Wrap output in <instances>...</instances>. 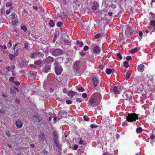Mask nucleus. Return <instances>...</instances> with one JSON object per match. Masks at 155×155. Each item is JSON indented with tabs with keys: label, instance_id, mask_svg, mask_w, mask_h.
<instances>
[{
	"label": "nucleus",
	"instance_id": "obj_13",
	"mask_svg": "<svg viewBox=\"0 0 155 155\" xmlns=\"http://www.w3.org/2000/svg\"><path fill=\"white\" fill-rule=\"evenodd\" d=\"M144 68V65L143 64H140L138 66L137 70L139 72H142L143 71Z\"/></svg>",
	"mask_w": 155,
	"mask_h": 155
},
{
	"label": "nucleus",
	"instance_id": "obj_45",
	"mask_svg": "<svg viewBox=\"0 0 155 155\" xmlns=\"http://www.w3.org/2000/svg\"><path fill=\"white\" fill-rule=\"evenodd\" d=\"M66 103L68 104H71L72 103V101L70 100H68L66 101Z\"/></svg>",
	"mask_w": 155,
	"mask_h": 155
},
{
	"label": "nucleus",
	"instance_id": "obj_9",
	"mask_svg": "<svg viewBox=\"0 0 155 155\" xmlns=\"http://www.w3.org/2000/svg\"><path fill=\"white\" fill-rule=\"evenodd\" d=\"M15 124L17 127L18 128H20L22 127V121L19 120H17L16 121Z\"/></svg>",
	"mask_w": 155,
	"mask_h": 155
},
{
	"label": "nucleus",
	"instance_id": "obj_32",
	"mask_svg": "<svg viewBox=\"0 0 155 155\" xmlns=\"http://www.w3.org/2000/svg\"><path fill=\"white\" fill-rule=\"evenodd\" d=\"M15 15L14 13H12L10 15V18L11 19H13L15 18Z\"/></svg>",
	"mask_w": 155,
	"mask_h": 155
},
{
	"label": "nucleus",
	"instance_id": "obj_48",
	"mask_svg": "<svg viewBox=\"0 0 155 155\" xmlns=\"http://www.w3.org/2000/svg\"><path fill=\"white\" fill-rule=\"evenodd\" d=\"M17 45H18L17 44H15V46H14V48H13L11 50V52H14V51H15V48Z\"/></svg>",
	"mask_w": 155,
	"mask_h": 155
},
{
	"label": "nucleus",
	"instance_id": "obj_23",
	"mask_svg": "<svg viewBox=\"0 0 155 155\" xmlns=\"http://www.w3.org/2000/svg\"><path fill=\"white\" fill-rule=\"evenodd\" d=\"M49 25L51 27H53L55 25V24L53 20L51 19L50 20L49 22Z\"/></svg>",
	"mask_w": 155,
	"mask_h": 155
},
{
	"label": "nucleus",
	"instance_id": "obj_60",
	"mask_svg": "<svg viewBox=\"0 0 155 155\" xmlns=\"http://www.w3.org/2000/svg\"><path fill=\"white\" fill-rule=\"evenodd\" d=\"M14 83L17 85H18L20 84V83L18 81H15Z\"/></svg>",
	"mask_w": 155,
	"mask_h": 155
},
{
	"label": "nucleus",
	"instance_id": "obj_12",
	"mask_svg": "<svg viewBox=\"0 0 155 155\" xmlns=\"http://www.w3.org/2000/svg\"><path fill=\"white\" fill-rule=\"evenodd\" d=\"M38 137L39 138L40 140L42 142L45 140V135L42 133L38 135Z\"/></svg>",
	"mask_w": 155,
	"mask_h": 155
},
{
	"label": "nucleus",
	"instance_id": "obj_55",
	"mask_svg": "<svg viewBox=\"0 0 155 155\" xmlns=\"http://www.w3.org/2000/svg\"><path fill=\"white\" fill-rule=\"evenodd\" d=\"M104 67V65H101L99 68L101 70H103Z\"/></svg>",
	"mask_w": 155,
	"mask_h": 155
},
{
	"label": "nucleus",
	"instance_id": "obj_27",
	"mask_svg": "<svg viewBox=\"0 0 155 155\" xmlns=\"http://www.w3.org/2000/svg\"><path fill=\"white\" fill-rule=\"evenodd\" d=\"M142 130V129L141 127H139L137 128L136 131L138 133H140Z\"/></svg>",
	"mask_w": 155,
	"mask_h": 155
},
{
	"label": "nucleus",
	"instance_id": "obj_44",
	"mask_svg": "<svg viewBox=\"0 0 155 155\" xmlns=\"http://www.w3.org/2000/svg\"><path fill=\"white\" fill-rule=\"evenodd\" d=\"M54 141L55 143V144L56 145V146H57V147H58L59 143L58 141V140H55Z\"/></svg>",
	"mask_w": 155,
	"mask_h": 155
},
{
	"label": "nucleus",
	"instance_id": "obj_18",
	"mask_svg": "<svg viewBox=\"0 0 155 155\" xmlns=\"http://www.w3.org/2000/svg\"><path fill=\"white\" fill-rule=\"evenodd\" d=\"M76 94V93L72 91H70L68 92V95L69 97H72L73 96H75Z\"/></svg>",
	"mask_w": 155,
	"mask_h": 155
},
{
	"label": "nucleus",
	"instance_id": "obj_61",
	"mask_svg": "<svg viewBox=\"0 0 155 155\" xmlns=\"http://www.w3.org/2000/svg\"><path fill=\"white\" fill-rule=\"evenodd\" d=\"M80 45V47H82L83 46V42L82 41H81L80 42V44H79Z\"/></svg>",
	"mask_w": 155,
	"mask_h": 155
},
{
	"label": "nucleus",
	"instance_id": "obj_25",
	"mask_svg": "<svg viewBox=\"0 0 155 155\" xmlns=\"http://www.w3.org/2000/svg\"><path fill=\"white\" fill-rule=\"evenodd\" d=\"M6 6L7 7H10V8H12V2H9L8 3H7L6 5Z\"/></svg>",
	"mask_w": 155,
	"mask_h": 155
},
{
	"label": "nucleus",
	"instance_id": "obj_15",
	"mask_svg": "<svg viewBox=\"0 0 155 155\" xmlns=\"http://www.w3.org/2000/svg\"><path fill=\"white\" fill-rule=\"evenodd\" d=\"M51 67L49 65H45L43 69V71L45 73L48 72L50 69Z\"/></svg>",
	"mask_w": 155,
	"mask_h": 155
},
{
	"label": "nucleus",
	"instance_id": "obj_34",
	"mask_svg": "<svg viewBox=\"0 0 155 155\" xmlns=\"http://www.w3.org/2000/svg\"><path fill=\"white\" fill-rule=\"evenodd\" d=\"M137 51V49L136 48L132 49L130 51L131 53H135Z\"/></svg>",
	"mask_w": 155,
	"mask_h": 155
},
{
	"label": "nucleus",
	"instance_id": "obj_49",
	"mask_svg": "<svg viewBox=\"0 0 155 155\" xmlns=\"http://www.w3.org/2000/svg\"><path fill=\"white\" fill-rule=\"evenodd\" d=\"M89 48L87 46H85L84 47V49L85 51H87L88 49Z\"/></svg>",
	"mask_w": 155,
	"mask_h": 155
},
{
	"label": "nucleus",
	"instance_id": "obj_36",
	"mask_svg": "<svg viewBox=\"0 0 155 155\" xmlns=\"http://www.w3.org/2000/svg\"><path fill=\"white\" fill-rule=\"evenodd\" d=\"M90 127L91 128H94L97 127L98 126L96 125L92 124L90 125Z\"/></svg>",
	"mask_w": 155,
	"mask_h": 155
},
{
	"label": "nucleus",
	"instance_id": "obj_20",
	"mask_svg": "<svg viewBox=\"0 0 155 155\" xmlns=\"http://www.w3.org/2000/svg\"><path fill=\"white\" fill-rule=\"evenodd\" d=\"M29 44L28 42H25L24 44V48L26 50H28L30 48L29 47Z\"/></svg>",
	"mask_w": 155,
	"mask_h": 155
},
{
	"label": "nucleus",
	"instance_id": "obj_54",
	"mask_svg": "<svg viewBox=\"0 0 155 155\" xmlns=\"http://www.w3.org/2000/svg\"><path fill=\"white\" fill-rule=\"evenodd\" d=\"M76 101L79 102H80L82 101L81 98H78L76 99Z\"/></svg>",
	"mask_w": 155,
	"mask_h": 155
},
{
	"label": "nucleus",
	"instance_id": "obj_24",
	"mask_svg": "<svg viewBox=\"0 0 155 155\" xmlns=\"http://www.w3.org/2000/svg\"><path fill=\"white\" fill-rule=\"evenodd\" d=\"M93 51L94 53H99L100 51L98 47L95 46L94 48Z\"/></svg>",
	"mask_w": 155,
	"mask_h": 155
},
{
	"label": "nucleus",
	"instance_id": "obj_52",
	"mask_svg": "<svg viewBox=\"0 0 155 155\" xmlns=\"http://www.w3.org/2000/svg\"><path fill=\"white\" fill-rule=\"evenodd\" d=\"M82 96L84 98H86L87 97V94L86 93H84L82 94Z\"/></svg>",
	"mask_w": 155,
	"mask_h": 155
},
{
	"label": "nucleus",
	"instance_id": "obj_21",
	"mask_svg": "<svg viewBox=\"0 0 155 155\" xmlns=\"http://www.w3.org/2000/svg\"><path fill=\"white\" fill-rule=\"evenodd\" d=\"M131 72L130 71H128L127 72L126 75V80H127L130 78L131 75Z\"/></svg>",
	"mask_w": 155,
	"mask_h": 155
},
{
	"label": "nucleus",
	"instance_id": "obj_64",
	"mask_svg": "<svg viewBox=\"0 0 155 155\" xmlns=\"http://www.w3.org/2000/svg\"><path fill=\"white\" fill-rule=\"evenodd\" d=\"M43 154L44 155H46L47 154V152L46 151H44L43 152Z\"/></svg>",
	"mask_w": 155,
	"mask_h": 155
},
{
	"label": "nucleus",
	"instance_id": "obj_14",
	"mask_svg": "<svg viewBox=\"0 0 155 155\" xmlns=\"http://www.w3.org/2000/svg\"><path fill=\"white\" fill-rule=\"evenodd\" d=\"M45 61L48 62H52L54 61V58L51 56H49L46 58Z\"/></svg>",
	"mask_w": 155,
	"mask_h": 155
},
{
	"label": "nucleus",
	"instance_id": "obj_43",
	"mask_svg": "<svg viewBox=\"0 0 155 155\" xmlns=\"http://www.w3.org/2000/svg\"><path fill=\"white\" fill-rule=\"evenodd\" d=\"M101 35L100 34H96L95 36V38H98L101 37Z\"/></svg>",
	"mask_w": 155,
	"mask_h": 155
},
{
	"label": "nucleus",
	"instance_id": "obj_51",
	"mask_svg": "<svg viewBox=\"0 0 155 155\" xmlns=\"http://www.w3.org/2000/svg\"><path fill=\"white\" fill-rule=\"evenodd\" d=\"M78 146L76 144L74 145L73 147V149L74 150H76L78 149Z\"/></svg>",
	"mask_w": 155,
	"mask_h": 155
},
{
	"label": "nucleus",
	"instance_id": "obj_17",
	"mask_svg": "<svg viewBox=\"0 0 155 155\" xmlns=\"http://www.w3.org/2000/svg\"><path fill=\"white\" fill-rule=\"evenodd\" d=\"M150 24L153 27L152 31L154 32L155 31V21H151L150 23Z\"/></svg>",
	"mask_w": 155,
	"mask_h": 155
},
{
	"label": "nucleus",
	"instance_id": "obj_26",
	"mask_svg": "<svg viewBox=\"0 0 155 155\" xmlns=\"http://www.w3.org/2000/svg\"><path fill=\"white\" fill-rule=\"evenodd\" d=\"M112 71V70L111 69L107 68L106 70V73L108 74H110Z\"/></svg>",
	"mask_w": 155,
	"mask_h": 155
},
{
	"label": "nucleus",
	"instance_id": "obj_63",
	"mask_svg": "<svg viewBox=\"0 0 155 155\" xmlns=\"http://www.w3.org/2000/svg\"><path fill=\"white\" fill-rule=\"evenodd\" d=\"M139 35L140 36H141L143 35V33L141 31H140L139 33Z\"/></svg>",
	"mask_w": 155,
	"mask_h": 155
},
{
	"label": "nucleus",
	"instance_id": "obj_22",
	"mask_svg": "<svg viewBox=\"0 0 155 155\" xmlns=\"http://www.w3.org/2000/svg\"><path fill=\"white\" fill-rule=\"evenodd\" d=\"M59 35V33L58 32H56L55 34V36L53 40V42H54Z\"/></svg>",
	"mask_w": 155,
	"mask_h": 155
},
{
	"label": "nucleus",
	"instance_id": "obj_57",
	"mask_svg": "<svg viewBox=\"0 0 155 155\" xmlns=\"http://www.w3.org/2000/svg\"><path fill=\"white\" fill-rule=\"evenodd\" d=\"M83 143V140L81 139H80V140L78 143L79 144H82Z\"/></svg>",
	"mask_w": 155,
	"mask_h": 155
},
{
	"label": "nucleus",
	"instance_id": "obj_10",
	"mask_svg": "<svg viewBox=\"0 0 155 155\" xmlns=\"http://www.w3.org/2000/svg\"><path fill=\"white\" fill-rule=\"evenodd\" d=\"M80 62L79 61H76L74 64V68L77 71H78L80 70L79 66Z\"/></svg>",
	"mask_w": 155,
	"mask_h": 155
},
{
	"label": "nucleus",
	"instance_id": "obj_7",
	"mask_svg": "<svg viewBox=\"0 0 155 155\" xmlns=\"http://www.w3.org/2000/svg\"><path fill=\"white\" fill-rule=\"evenodd\" d=\"M122 88V87H121L115 86L114 87L113 91L115 94H119Z\"/></svg>",
	"mask_w": 155,
	"mask_h": 155
},
{
	"label": "nucleus",
	"instance_id": "obj_4",
	"mask_svg": "<svg viewBox=\"0 0 155 155\" xmlns=\"http://www.w3.org/2000/svg\"><path fill=\"white\" fill-rule=\"evenodd\" d=\"M5 43L3 44L2 43V41L0 42V47L1 49L3 48V47L5 49H6L7 48H10L12 46V44L11 43V41H9V42L8 43L7 45V47L6 45L5 44Z\"/></svg>",
	"mask_w": 155,
	"mask_h": 155
},
{
	"label": "nucleus",
	"instance_id": "obj_53",
	"mask_svg": "<svg viewBox=\"0 0 155 155\" xmlns=\"http://www.w3.org/2000/svg\"><path fill=\"white\" fill-rule=\"evenodd\" d=\"M6 68L7 70H8L9 71H11V68L10 66H8L6 67Z\"/></svg>",
	"mask_w": 155,
	"mask_h": 155
},
{
	"label": "nucleus",
	"instance_id": "obj_1",
	"mask_svg": "<svg viewBox=\"0 0 155 155\" xmlns=\"http://www.w3.org/2000/svg\"><path fill=\"white\" fill-rule=\"evenodd\" d=\"M101 101V96L99 94L97 96H92L89 99V102L92 106H95L98 104Z\"/></svg>",
	"mask_w": 155,
	"mask_h": 155
},
{
	"label": "nucleus",
	"instance_id": "obj_59",
	"mask_svg": "<svg viewBox=\"0 0 155 155\" xmlns=\"http://www.w3.org/2000/svg\"><path fill=\"white\" fill-rule=\"evenodd\" d=\"M136 87L137 88V89H139V90L140 91H143V89H142V88H141V87L140 88H138V87H140L138 85H137V86H136Z\"/></svg>",
	"mask_w": 155,
	"mask_h": 155
},
{
	"label": "nucleus",
	"instance_id": "obj_19",
	"mask_svg": "<svg viewBox=\"0 0 155 155\" xmlns=\"http://www.w3.org/2000/svg\"><path fill=\"white\" fill-rule=\"evenodd\" d=\"M53 134L54 136V137L53 138V140L54 141L55 140H58V137L57 134L56 132L55 131H54L53 132Z\"/></svg>",
	"mask_w": 155,
	"mask_h": 155
},
{
	"label": "nucleus",
	"instance_id": "obj_40",
	"mask_svg": "<svg viewBox=\"0 0 155 155\" xmlns=\"http://www.w3.org/2000/svg\"><path fill=\"white\" fill-rule=\"evenodd\" d=\"M62 23L60 21L58 22L57 24V26L58 27H60L61 26Z\"/></svg>",
	"mask_w": 155,
	"mask_h": 155
},
{
	"label": "nucleus",
	"instance_id": "obj_5",
	"mask_svg": "<svg viewBox=\"0 0 155 155\" xmlns=\"http://www.w3.org/2000/svg\"><path fill=\"white\" fill-rule=\"evenodd\" d=\"M63 54V51L62 50L60 49H56L54 50L52 54L54 55H60Z\"/></svg>",
	"mask_w": 155,
	"mask_h": 155
},
{
	"label": "nucleus",
	"instance_id": "obj_8",
	"mask_svg": "<svg viewBox=\"0 0 155 155\" xmlns=\"http://www.w3.org/2000/svg\"><path fill=\"white\" fill-rule=\"evenodd\" d=\"M130 27L128 26L126 28L125 31V33L127 36L129 35L130 34L131 36H132L133 34V32L131 30Z\"/></svg>",
	"mask_w": 155,
	"mask_h": 155
},
{
	"label": "nucleus",
	"instance_id": "obj_29",
	"mask_svg": "<svg viewBox=\"0 0 155 155\" xmlns=\"http://www.w3.org/2000/svg\"><path fill=\"white\" fill-rule=\"evenodd\" d=\"M92 8L94 11H97H97L98 10L97 7L95 5H92Z\"/></svg>",
	"mask_w": 155,
	"mask_h": 155
},
{
	"label": "nucleus",
	"instance_id": "obj_11",
	"mask_svg": "<svg viewBox=\"0 0 155 155\" xmlns=\"http://www.w3.org/2000/svg\"><path fill=\"white\" fill-rule=\"evenodd\" d=\"M32 121L35 122H38L40 121L39 117L37 115H35L32 116L31 118Z\"/></svg>",
	"mask_w": 155,
	"mask_h": 155
},
{
	"label": "nucleus",
	"instance_id": "obj_58",
	"mask_svg": "<svg viewBox=\"0 0 155 155\" xmlns=\"http://www.w3.org/2000/svg\"><path fill=\"white\" fill-rule=\"evenodd\" d=\"M11 70H12L14 71V70L15 68V65H13L12 66V67H11Z\"/></svg>",
	"mask_w": 155,
	"mask_h": 155
},
{
	"label": "nucleus",
	"instance_id": "obj_37",
	"mask_svg": "<svg viewBox=\"0 0 155 155\" xmlns=\"http://www.w3.org/2000/svg\"><path fill=\"white\" fill-rule=\"evenodd\" d=\"M64 41L65 44H66L67 45H69L70 43V41L66 39H65L64 40Z\"/></svg>",
	"mask_w": 155,
	"mask_h": 155
},
{
	"label": "nucleus",
	"instance_id": "obj_42",
	"mask_svg": "<svg viewBox=\"0 0 155 155\" xmlns=\"http://www.w3.org/2000/svg\"><path fill=\"white\" fill-rule=\"evenodd\" d=\"M18 22V21L17 20H14L12 22V24L13 25H16V23Z\"/></svg>",
	"mask_w": 155,
	"mask_h": 155
},
{
	"label": "nucleus",
	"instance_id": "obj_28",
	"mask_svg": "<svg viewBox=\"0 0 155 155\" xmlns=\"http://www.w3.org/2000/svg\"><path fill=\"white\" fill-rule=\"evenodd\" d=\"M16 55L15 54H10L9 55V57L11 59V60H13L14 59V58L15 57Z\"/></svg>",
	"mask_w": 155,
	"mask_h": 155
},
{
	"label": "nucleus",
	"instance_id": "obj_46",
	"mask_svg": "<svg viewBox=\"0 0 155 155\" xmlns=\"http://www.w3.org/2000/svg\"><path fill=\"white\" fill-rule=\"evenodd\" d=\"M10 9L11 8H9V9H7V10H6V13L7 14V15H8L10 12Z\"/></svg>",
	"mask_w": 155,
	"mask_h": 155
},
{
	"label": "nucleus",
	"instance_id": "obj_35",
	"mask_svg": "<svg viewBox=\"0 0 155 155\" xmlns=\"http://www.w3.org/2000/svg\"><path fill=\"white\" fill-rule=\"evenodd\" d=\"M124 66L126 67V68H128L129 66V64H128V62L127 61H124Z\"/></svg>",
	"mask_w": 155,
	"mask_h": 155
},
{
	"label": "nucleus",
	"instance_id": "obj_33",
	"mask_svg": "<svg viewBox=\"0 0 155 155\" xmlns=\"http://www.w3.org/2000/svg\"><path fill=\"white\" fill-rule=\"evenodd\" d=\"M83 118L84 120L87 121H88L89 120V118L87 116H84L83 117Z\"/></svg>",
	"mask_w": 155,
	"mask_h": 155
},
{
	"label": "nucleus",
	"instance_id": "obj_39",
	"mask_svg": "<svg viewBox=\"0 0 155 155\" xmlns=\"http://www.w3.org/2000/svg\"><path fill=\"white\" fill-rule=\"evenodd\" d=\"M78 90L80 92H83L84 91V89L82 87L79 88Z\"/></svg>",
	"mask_w": 155,
	"mask_h": 155
},
{
	"label": "nucleus",
	"instance_id": "obj_16",
	"mask_svg": "<svg viewBox=\"0 0 155 155\" xmlns=\"http://www.w3.org/2000/svg\"><path fill=\"white\" fill-rule=\"evenodd\" d=\"M92 83H93L95 87L97 86V79L95 78H92L91 81Z\"/></svg>",
	"mask_w": 155,
	"mask_h": 155
},
{
	"label": "nucleus",
	"instance_id": "obj_38",
	"mask_svg": "<svg viewBox=\"0 0 155 155\" xmlns=\"http://www.w3.org/2000/svg\"><path fill=\"white\" fill-rule=\"evenodd\" d=\"M117 57L119 58L121 60L122 58V57L121 54L119 53L117 54Z\"/></svg>",
	"mask_w": 155,
	"mask_h": 155
},
{
	"label": "nucleus",
	"instance_id": "obj_56",
	"mask_svg": "<svg viewBox=\"0 0 155 155\" xmlns=\"http://www.w3.org/2000/svg\"><path fill=\"white\" fill-rule=\"evenodd\" d=\"M155 137V136L153 135L152 134L150 137V139L152 140H153Z\"/></svg>",
	"mask_w": 155,
	"mask_h": 155
},
{
	"label": "nucleus",
	"instance_id": "obj_2",
	"mask_svg": "<svg viewBox=\"0 0 155 155\" xmlns=\"http://www.w3.org/2000/svg\"><path fill=\"white\" fill-rule=\"evenodd\" d=\"M126 118L127 121L129 122H132L133 121H135L136 119H138L137 115L135 113L128 114Z\"/></svg>",
	"mask_w": 155,
	"mask_h": 155
},
{
	"label": "nucleus",
	"instance_id": "obj_6",
	"mask_svg": "<svg viewBox=\"0 0 155 155\" xmlns=\"http://www.w3.org/2000/svg\"><path fill=\"white\" fill-rule=\"evenodd\" d=\"M42 56V54L39 52H33L31 54V57L32 58H35Z\"/></svg>",
	"mask_w": 155,
	"mask_h": 155
},
{
	"label": "nucleus",
	"instance_id": "obj_41",
	"mask_svg": "<svg viewBox=\"0 0 155 155\" xmlns=\"http://www.w3.org/2000/svg\"><path fill=\"white\" fill-rule=\"evenodd\" d=\"M21 29H23L25 31L27 30L26 27L24 26H22L21 27Z\"/></svg>",
	"mask_w": 155,
	"mask_h": 155
},
{
	"label": "nucleus",
	"instance_id": "obj_31",
	"mask_svg": "<svg viewBox=\"0 0 155 155\" xmlns=\"http://www.w3.org/2000/svg\"><path fill=\"white\" fill-rule=\"evenodd\" d=\"M63 93L64 94H66L68 95V90L66 88H64L63 89Z\"/></svg>",
	"mask_w": 155,
	"mask_h": 155
},
{
	"label": "nucleus",
	"instance_id": "obj_50",
	"mask_svg": "<svg viewBox=\"0 0 155 155\" xmlns=\"http://www.w3.org/2000/svg\"><path fill=\"white\" fill-rule=\"evenodd\" d=\"M9 80L11 82H12L14 80V77H10L9 78Z\"/></svg>",
	"mask_w": 155,
	"mask_h": 155
},
{
	"label": "nucleus",
	"instance_id": "obj_30",
	"mask_svg": "<svg viewBox=\"0 0 155 155\" xmlns=\"http://www.w3.org/2000/svg\"><path fill=\"white\" fill-rule=\"evenodd\" d=\"M35 64L36 65H40L41 63V60H39L35 61Z\"/></svg>",
	"mask_w": 155,
	"mask_h": 155
},
{
	"label": "nucleus",
	"instance_id": "obj_47",
	"mask_svg": "<svg viewBox=\"0 0 155 155\" xmlns=\"http://www.w3.org/2000/svg\"><path fill=\"white\" fill-rule=\"evenodd\" d=\"M131 57L130 56H128L126 57V59L128 61H129L131 59Z\"/></svg>",
	"mask_w": 155,
	"mask_h": 155
},
{
	"label": "nucleus",
	"instance_id": "obj_3",
	"mask_svg": "<svg viewBox=\"0 0 155 155\" xmlns=\"http://www.w3.org/2000/svg\"><path fill=\"white\" fill-rule=\"evenodd\" d=\"M55 71L56 74L58 75L61 74L62 71V68L59 65L58 62L55 61L54 63Z\"/></svg>",
	"mask_w": 155,
	"mask_h": 155
},
{
	"label": "nucleus",
	"instance_id": "obj_62",
	"mask_svg": "<svg viewBox=\"0 0 155 155\" xmlns=\"http://www.w3.org/2000/svg\"><path fill=\"white\" fill-rule=\"evenodd\" d=\"M11 71L12 72V75L13 76H15V72L14 71H13L12 70H11Z\"/></svg>",
	"mask_w": 155,
	"mask_h": 155
}]
</instances>
